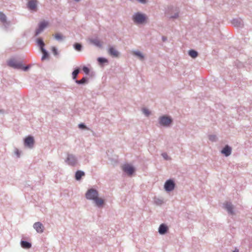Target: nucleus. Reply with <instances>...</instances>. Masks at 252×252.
<instances>
[{
    "instance_id": "obj_1",
    "label": "nucleus",
    "mask_w": 252,
    "mask_h": 252,
    "mask_svg": "<svg viewBox=\"0 0 252 252\" xmlns=\"http://www.w3.org/2000/svg\"><path fill=\"white\" fill-rule=\"evenodd\" d=\"M86 198L88 199L93 200L96 205L100 207L104 204V200L101 198L98 197L97 191L94 189H89L86 194Z\"/></svg>"
},
{
    "instance_id": "obj_2",
    "label": "nucleus",
    "mask_w": 252,
    "mask_h": 252,
    "mask_svg": "<svg viewBox=\"0 0 252 252\" xmlns=\"http://www.w3.org/2000/svg\"><path fill=\"white\" fill-rule=\"evenodd\" d=\"M133 19L135 23L142 24L146 21V17L144 14L138 13L133 16Z\"/></svg>"
},
{
    "instance_id": "obj_3",
    "label": "nucleus",
    "mask_w": 252,
    "mask_h": 252,
    "mask_svg": "<svg viewBox=\"0 0 252 252\" xmlns=\"http://www.w3.org/2000/svg\"><path fill=\"white\" fill-rule=\"evenodd\" d=\"M123 170L126 172L128 175H131L134 172V167L129 164H125L122 166Z\"/></svg>"
},
{
    "instance_id": "obj_4",
    "label": "nucleus",
    "mask_w": 252,
    "mask_h": 252,
    "mask_svg": "<svg viewBox=\"0 0 252 252\" xmlns=\"http://www.w3.org/2000/svg\"><path fill=\"white\" fill-rule=\"evenodd\" d=\"M172 122V119L167 116H162L159 118V123L163 126H168Z\"/></svg>"
},
{
    "instance_id": "obj_5",
    "label": "nucleus",
    "mask_w": 252,
    "mask_h": 252,
    "mask_svg": "<svg viewBox=\"0 0 252 252\" xmlns=\"http://www.w3.org/2000/svg\"><path fill=\"white\" fill-rule=\"evenodd\" d=\"M34 143L33 137L31 136L27 137L24 140V144L26 146L32 148L33 147Z\"/></svg>"
},
{
    "instance_id": "obj_6",
    "label": "nucleus",
    "mask_w": 252,
    "mask_h": 252,
    "mask_svg": "<svg viewBox=\"0 0 252 252\" xmlns=\"http://www.w3.org/2000/svg\"><path fill=\"white\" fill-rule=\"evenodd\" d=\"M175 184L171 180H167L164 184V189L167 191H170L174 189Z\"/></svg>"
},
{
    "instance_id": "obj_7",
    "label": "nucleus",
    "mask_w": 252,
    "mask_h": 252,
    "mask_svg": "<svg viewBox=\"0 0 252 252\" xmlns=\"http://www.w3.org/2000/svg\"><path fill=\"white\" fill-rule=\"evenodd\" d=\"M48 25V22L45 21H43L39 24V27L36 30L35 35L39 34Z\"/></svg>"
},
{
    "instance_id": "obj_8",
    "label": "nucleus",
    "mask_w": 252,
    "mask_h": 252,
    "mask_svg": "<svg viewBox=\"0 0 252 252\" xmlns=\"http://www.w3.org/2000/svg\"><path fill=\"white\" fill-rule=\"evenodd\" d=\"M7 63L9 66L15 68H20L22 67V64L20 63H18L14 59L9 60L8 61Z\"/></svg>"
},
{
    "instance_id": "obj_9",
    "label": "nucleus",
    "mask_w": 252,
    "mask_h": 252,
    "mask_svg": "<svg viewBox=\"0 0 252 252\" xmlns=\"http://www.w3.org/2000/svg\"><path fill=\"white\" fill-rule=\"evenodd\" d=\"M66 161L68 163V164L73 166L75 165L76 163L77 160L75 157L73 155L68 154L67 155Z\"/></svg>"
},
{
    "instance_id": "obj_10",
    "label": "nucleus",
    "mask_w": 252,
    "mask_h": 252,
    "mask_svg": "<svg viewBox=\"0 0 252 252\" xmlns=\"http://www.w3.org/2000/svg\"><path fill=\"white\" fill-rule=\"evenodd\" d=\"M37 6V0H29L28 3V8L33 11H36Z\"/></svg>"
},
{
    "instance_id": "obj_11",
    "label": "nucleus",
    "mask_w": 252,
    "mask_h": 252,
    "mask_svg": "<svg viewBox=\"0 0 252 252\" xmlns=\"http://www.w3.org/2000/svg\"><path fill=\"white\" fill-rule=\"evenodd\" d=\"M33 227L38 233H42L44 230L43 225L40 222H37L34 223Z\"/></svg>"
},
{
    "instance_id": "obj_12",
    "label": "nucleus",
    "mask_w": 252,
    "mask_h": 252,
    "mask_svg": "<svg viewBox=\"0 0 252 252\" xmlns=\"http://www.w3.org/2000/svg\"><path fill=\"white\" fill-rule=\"evenodd\" d=\"M109 54L113 57H118L119 56V52L113 47H111L108 49Z\"/></svg>"
},
{
    "instance_id": "obj_13",
    "label": "nucleus",
    "mask_w": 252,
    "mask_h": 252,
    "mask_svg": "<svg viewBox=\"0 0 252 252\" xmlns=\"http://www.w3.org/2000/svg\"><path fill=\"white\" fill-rule=\"evenodd\" d=\"M224 208L227 210L229 213L231 214V215L234 214V212L233 211V206L232 205L229 203V202H226L224 204Z\"/></svg>"
},
{
    "instance_id": "obj_14",
    "label": "nucleus",
    "mask_w": 252,
    "mask_h": 252,
    "mask_svg": "<svg viewBox=\"0 0 252 252\" xmlns=\"http://www.w3.org/2000/svg\"><path fill=\"white\" fill-rule=\"evenodd\" d=\"M221 153L225 156H228L231 154V149L227 145L222 150Z\"/></svg>"
},
{
    "instance_id": "obj_15",
    "label": "nucleus",
    "mask_w": 252,
    "mask_h": 252,
    "mask_svg": "<svg viewBox=\"0 0 252 252\" xmlns=\"http://www.w3.org/2000/svg\"><path fill=\"white\" fill-rule=\"evenodd\" d=\"M167 230V227L164 224H162L159 226L158 232L161 234H163L166 233Z\"/></svg>"
},
{
    "instance_id": "obj_16",
    "label": "nucleus",
    "mask_w": 252,
    "mask_h": 252,
    "mask_svg": "<svg viewBox=\"0 0 252 252\" xmlns=\"http://www.w3.org/2000/svg\"><path fill=\"white\" fill-rule=\"evenodd\" d=\"M85 175L84 172L81 171H77L75 174V178L77 180H79L81 178Z\"/></svg>"
},
{
    "instance_id": "obj_17",
    "label": "nucleus",
    "mask_w": 252,
    "mask_h": 252,
    "mask_svg": "<svg viewBox=\"0 0 252 252\" xmlns=\"http://www.w3.org/2000/svg\"><path fill=\"white\" fill-rule=\"evenodd\" d=\"M21 246L25 249H29L31 247V244L27 242L22 241L21 242Z\"/></svg>"
},
{
    "instance_id": "obj_18",
    "label": "nucleus",
    "mask_w": 252,
    "mask_h": 252,
    "mask_svg": "<svg viewBox=\"0 0 252 252\" xmlns=\"http://www.w3.org/2000/svg\"><path fill=\"white\" fill-rule=\"evenodd\" d=\"M91 42L98 47H101L102 46V42L97 39L91 40Z\"/></svg>"
},
{
    "instance_id": "obj_19",
    "label": "nucleus",
    "mask_w": 252,
    "mask_h": 252,
    "mask_svg": "<svg viewBox=\"0 0 252 252\" xmlns=\"http://www.w3.org/2000/svg\"><path fill=\"white\" fill-rule=\"evenodd\" d=\"M189 54L193 58H196L198 55L197 52L193 50H190L189 52Z\"/></svg>"
},
{
    "instance_id": "obj_20",
    "label": "nucleus",
    "mask_w": 252,
    "mask_h": 252,
    "mask_svg": "<svg viewBox=\"0 0 252 252\" xmlns=\"http://www.w3.org/2000/svg\"><path fill=\"white\" fill-rule=\"evenodd\" d=\"M37 43L40 46L41 50L43 48V46H44V43L41 38H38L37 40Z\"/></svg>"
},
{
    "instance_id": "obj_21",
    "label": "nucleus",
    "mask_w": 252,
    "mask_h": 252,
    "mask_svg": "<svg viewBox=\"0 0 252 252\" xmlns=\"http://www.w3.org/2000/svg\"><path fill=\"white\" fill-rule=\"evenodd\" d=\"M41 50L43 53V56L42 57L41 60H44L46 58H47L48 55V53H47V52L45 51V50L44 48H42Z\"/></svg>"
},
{
    "instance_id": "obj_22",
    "label": "nucleus",
    "mask_w": 252,
    "mask_h": 252,
    "mask_svg": "<svg viewBox=\"0 0 252 252\" xmlns=\"http://www.w3.org/2000/svg\"><path fill=\"white\" fill-rule=\"evenodd\" d=\"M79 73V69H76L74 70V71L72 72V77L73 79H76L77 78V75Z\"/></svg>"
},
{
    "instance_id": "obj_23",
    "label": "nucleus",
    "mask_w": 252,
    "mask_h": 252,
    "mask_svg": "<svg viewBox=\"0 0 252 252\" xmlns=\"http://www.w3.org/2000/svg\"><path fill=\"white\" fill-rule=\"evenodd\" d=\"M54 37L58 40H62L63 39V36L61 33L55 34Z\"/></svg>"
},
{
    "instance_id": "obj_24",
    "label": "nucleus",
    "mask_w": 252,
    "mask_h": 252,
    "mask_svg": "<svg viewBox=\"0 0 252 252\" xmlns=\"http://www.w3.org/2000/svg\"><path fill=\"white\" fill-rule=\"evenodd\" d=\"M133 54L138 57H139L141 59H143L144 57L141 54V53L139 51H134L133 52Z\"/></svg>"
},
{
    "instance_id": "obj_25",
    "label": "nucleus",
    "mask_w": 252,
    "mask_h": 252,
    "mask_svg": "<svg viewBox=\"0 0 252 252\" xmlns=\"http://www.w3.org/2000/svg\"><path fill=\"white\" fill-rule=\"evenodd\" d=\"M0 20L2 22H4L6 21V16L2 12H0Z\"/></svg>"
},
{
    "instance_id": "obj_26",
    "label": "nucleus",
    "mask_w": 252,
    "mask_h": 252,
    "mask_svg": "<svg viewBox=\"0 0 252 252\" xmlns=\"http://www.w3.org/2000/svg\"><path fill=\"white\" fill-rule=\"evenodd\" d=\"M86 81V78L85 77H83L82 79H81L80 80H76V82L77 84H84Z\"/></svg>"
},
{
    "instance_id": "obj_27",
    "label": "nucleus",
    "mask_w": 252,
    "mask_h": 252,
    "mask_svg": "<svg viewBox=\"0 0 252 252\" xmlns=\"http://www.w3.org/2000/svg\"><path fill=\"white\" fill-rule=\"evenodd\" d=\"M233 24L235 26H239L241 25V22L240 21H238L237 20H233L232 21Z\"/></svg>"
},
{
    "instance_id": "obj_28",
    "label": "nucleus",
    "mask_w": 252,
    "mask_h": 252,
    "mask_svg": "<svg viewBox=\"0 0 252 252\" xmlns=\"http://www.w3.org/2000/svg\"><path fill=\"white\" fill-rule=\"evenodd\" d=\"M74 47L75 48L76 50H78V51H80L81 50V45L79 44V43H76L75 45H74Z\"/></svg>"
},
{
    "instance_id": "obj_29",
    "label": "nucleus",
    "mask_w": 252,
    "mask_h": 252,
    "mask_svg": "<svg viewBox=\"0 0 252 252\" xmlns=\"http://www.w3.org/2000/svg\"><path fill=\"white\" fill-rule=\"evenodd\" d=\"M98 61L100 63H106L107 62V60L105 58H99L98 59Z\"/></svg>"
},
{
    "instance_id": "obj_30",
    "label": "nucleus",
    "mask_w": 252,
    "mask_h": 252,
    "mask_svg": "<svg viewBox=\"0 0 252 252\" xmlns=\"http://www.w3.org/2000/svg\"><path fill=\"white\" fill-rule=\"evenodd\" d=\"M143 112L146 116H148L150 114V112L149 111V110L145 108L143 109Z\"/></svg>"
},
{
    "instance_id": "obj_31",
    "label": "nucleus",
    "mask_w": 252,
    "mask_h": 252,
    "mask_svg": "<svg viewBox=\"0 0 252 252\" xmlns=\"http://www.w3.org/2000/svg\"><path fill=\"white\" fill-rule=\"evenodd\" d=\"M83 70L86 74H88L89 73V69L86 66L83 67Z\"/></svg>"
},
{
    "instance_id": "obj_32",
    "label": "nucleus",
    "mask_w": 252,
    "mask_h": 252,
    "mask_svg": "<svg viewBox=\"0 0 252 252\" xmlns=\"http://www.w3.org/2000/svg\"><path fill=\"white\" fill-rule=\"evenodd\" d=\"M79 127L80 128H85L86 127L84 124H80L79 125Z\"/></svg>"
},
{
    "instance_id": "obj_33",
    "label": "nucleus",
    "mask_w": 252,
    "mask_h": 252,
    "mask_svg": "<svg viewBox=\"0 0 252 252\" xmlns=\"http://www.w3.org/2000/svg\"><path fill=\"white\" fill-rule=\"evenodd\" d=\"M53 51L54 55H57V51L55 47L53 48Z\"/></svg>"
},
{
    "instance_id": "obj_34",
    "label": "nucleus",
    "mask_w": 252,
    "mask_h": 252,
    "mask_svg": "<svg viewBox=\"0 0 252 252\" xmlns=\"http://www.w3.org/2000/svg\"><path fill=\"white\" fill-rule=\"evenodd\" d=\"M139 2L145 3L146 2V0H138Z\"/></svg>"
},
{
    "instance_id": "obj_35",
    "label": "nucleus",
    "mask_w": 252,
    "mask_h": 252,
    "mask_svg": "<svg viewBox=\"0 0 252 252\" xmlns=\"http://www.w3.org/2000/svg\"><path fill=\"white\" fill-rule=\"evenodd\" d=\"M162 156L165 158V159H167V155L165 153H164V154H162Z\"/></svg>"
},
{
    "instance_id": "obj_36",
    "label": "nucleus",
    "mask_w": 252,
    "mask_h": 252,
    "mask_svg": "<svg viewBox=\"0 0 252 252\" xmlns=\"http://www.w3.org/2000/svg\"><path fill=\"white\" fill-rule=\"evenodd\" d=\"M209 139H210V140H214V139H215V137H214V136H210Z\"/></svg>"
},
{
    "instance_id": "obj_37",
    "label": "nucleus",
    "mask_w": 252,
    "mask_h": 252,
    "mask_svg": "<svg viewBox=\"0 0 252 252\" xmlns=\"http://www.w3.org/2000/svg\"><path fill=\"white\" fill-rule=\"evenodd\" d=\"M28 69V66H26V67H24L23 68V69H24V70H27Z\"/></svg>"
},
{
    "instance_id": "obj_38",
    "label": "nucleus",
    "mask_w": 252,
    "mask_h": 252,
    "mask_svg": "<svg viewBox=\"0 0 252 252\" xmlns=\"http://www.w3.org/2000/svg\"><path fill=\"white\" fill-rule=\"evenodd\" d=\"M234 252H239V251L238 250H236L234 251Z\"/></svg>"
},
{
    "instance_id": "obj_39",
    "label": "nucleus",
    "mask_w": 252,
    "mask_h": 252,
    "mask_svg": "<svg viewBox=\"0 0 252 252\" xmlns=\"http://www.w3.org/2000/svg\"><path fill=\"white\" fill-rule=\"evenodd\" d=\"M165 39H166L165 38H163V40L164 41V40H165Z\"/></svg>"
}]
</instances>
